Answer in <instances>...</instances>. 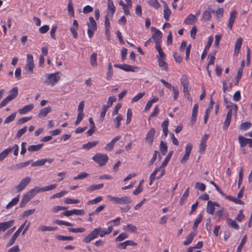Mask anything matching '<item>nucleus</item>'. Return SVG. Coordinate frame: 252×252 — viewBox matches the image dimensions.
Returning <instances> with one entry per match:
<instances>
[{"label": "nucleus", "instance_id": "nucleus-1", "mask_svg": "<svg viewBox=\"0 0 252 252\" xmlns=\"http://www.w3.org/2000/svg\"><path fill=\"white\" fill-rule=\"evenodd\" d=\"M112 231V225L109 226L107 228L98 227L94 229L87 236L82 240L84 243H89L92 240L97 238L98 236L103 237L106 235L109 234Z\"/></svg>", "mask_w": 252, "mask_h": 252}, {"label": "nucleus", "instance_id": "nucleus-2", "mask_svg": "<svg viewBox=\"0 0 252 252\" xmlns=\"http://www.w3.org/2000/svg\"><path fill=\"white\" fill-rule=\"evenodd\" d=\"M45 78L44 83L47 85L52 87L55 86L60 79L59 72L57 71L54 73H46L45 74Z\"/></svg>", "mask_w": 252, "mask_h": 252}, {"label": "nucleus", "instance_id": "nucleus-3", "mask_svg": "<svg viewBox=\"0 0 252 252\" xmlns=\"http://www.w3.org/2000/svg\"><path fill=\"white\" fill-rule=\"evenodd\" d=\"M87 25L88 26L87 33L88 36L91 38L97 29L96 23L93 17L89 18V22H87Z\"/></svg>", "mask_w": 252, "mask_h": 252}, {"label": "nucleus", "instance_id": "nucleus-4", "mask_svg": "<svg viewBox=\"0 0 252 252\" xmlns=\"http://www.w3.org/2000/svg\"><path fill=\"white\" fill-rule=\"evenodd\" d=\"M92 158L99 166L104 165L108 160V157L106 154L100 153L95 154Z\"/></svg>", "mask_w": 252, "mask_h": 252}, {"label": "nucleus", "instance_id": "nucleus-5", "mask_svg": "<svg viewBox=\"0 0 252 252\" xmlns=\"http://www.w3.org/2000/svg\"><path fill=\"white\" fill-rule=\"evenodd\" d=\"M114 66L126 71L137 72L139 70L137 66L130 65L128 64H114Z\"/></svg>", "mask_w": 252, "mask_h": 252}, {"label": "nucleus", "instance_id": "nucleus-6", "mask_svg": "<svg viewBox=\"0 0 252 252\" xmlns=\"http://www.w3.org/2000/svg\"><path fill=\"white\" fill-rule=\"evenodd\" d=\"M31 178L30 177H26L21 180L19 184L15 187L17 192H20L23 190L30 183Z\"/></svg>", "mask_w": 252, "mask_h": 252}, {"label": "nucleus", "instance_id": "nucleus-7", "mask_svg": "<svg viewBox=\"0 0 252 252\" xmlns=\"http://www.w3.org/2000/svg\"><path fill=\"white\" fill-rule=\"evenodd\" d=\"M191 47V44H189L187 46V43L185 41H183L181 44L179 50L181 53H183L185 50L186 61L189 59Z\"/></svg>", "mask_w": 252, "mask_h": 252}, {"label": "nucleus", "instance_id": "nucleus-8", "mask_svg": "<svg viewBox=\"0 0 252 252\" xmlns=\"http://www.w3.org/2000/svg\"><path fill=\"white\" fill-rule=\"evenodd\" d=\"M151 31L154 32L151 38L155 42H161L162 36V32L158 29L153 27H151Z\"/></svg>", "mask_w": 252, "mask_h": 252}, {"label": "nucleus", "instance_id": "nucleus-9", "mask_svg": "<svg viewBox=\"0 0 252 252\" xmlns=\"http://www.w3.org/2000/svg\"><path fill=\"white\" fill-rule=\"evenodd\" d=\"M23 228L24 225H21L18 228V229L16 231V232L12 235L11 239H10L8 243L6 245L7 247H9L14 244L16 239L19 235L20 232H21Z\"/></svg>", "mask_w": 252, "mask_h": 252}, {"label": "nucleus", "instance_id": "nucleus-10", "mask_svg": "<svg viewBox=\"0 0 252 252\" xmlns=\"http://www.w3.org/2000/svg\"><path fill=\"white\" fill-rule=\"evenodd\" d=\"M237 14V12L235 10H232L230 13L229 21L227 24V28L230 30L232 29V27L235 22Z\"/></svg>", "mask_w": 252, "mask_h": 252}, {"label": "nucleus", "instance_id": "nucleus-11", "mask_svg": "<svg viewBox=\"0 0 252 252\" xmlns=\"http://www.w3.org/2000/svg\"><path fill=\"white\" fill-rule=\"evenodd\" d=\"M220 207L219 204L215 202L208 201L207 202V207L206 211L208 213L213 215L215 210V207Z\"/></svg>", "mask_w": 252, "mask_h": 252}, {"label": "nucleus", "instance_id": "nucleus-12", "mask_svg": "<svg viewBox=\"0 0 252 252\" xmlns=\"http://www.w3.org/2000/svg\"><path fill=\"white\" fill-rule=\"evenodd\" d=\"M156 130L154 128H151L148 132L145 138L146 141L150 145L153 144Z\"/></svg>", "mask_w": 252, "mask_h": 252}, {"label": "nucleus", "instance_id": "nucleus-13", "mask_svg": "<svg viewBox=\"0 0 252 252\" xmlns=\"http://www.w3.org/2000/svg\"><path fill=\"white\" fill-rule=\"evenodd\" d=\"M116 11V8L112 0H107V13L111 17Z\"/></svg>", "mask_w": 252, "mask_h": 252}, {"label": "nucleus", "instance_id": "nucleus-14", "mask_svg": "<svg viewBox=\"0 0 252 252\" xmlns=\"http://www.w3.org/2000/svg\"><path fill=\"white\" fill-rule=\"evenodd\" d=\"M137 245V243L132 240H126L124 242L120 243L117 245V247L121 249H125L127 246H135Z\"/></svg>", "mask_w": 252, "mask_h": 252}, {"label": "nucleus", "instance_id": "nucleus-15", "mask_svg": "<svg viewBox=\"0 0 252 252\" xmlns=\"http://www.w3.org/2000/svg\"><path fill=\"white\" fill-rule=\"evenodd\" d=\"M226 108L228 109L227 115H229V116H232V115H234L235 116L237 115L238 106L236 104L234 103L230 105V106L226 107Z\"/></svg>", "mask_w": 252, "mask_h": 252}, {"label": "nucleus", "instance_id": "nucleus-16", "mask_svg": "<svg viewBox=\"0 0 252 252\" xmlns=\"http://www.w3.org/2000/svg\"><path fill=\"white\" fill-rule=\"evenodd\" d=\"M34 108L33 104H30L25 106L21 109H19L18 112L20 114H25L31 111Z\"/></svg>", "mask_w": 252, "mask_h": 252}, {"label": "nucleus", "instance_id": "nucleus-17", "mask_svg": "<svg viewBox=\"0 0 252 252\" xmlns=\"http://www.w3.org/2000/svg\"><path fill=\"white\" fill-rule=\"evenodd\" d=\"M130 198L127 196L119 197L118 204L127 205L131 203Z\"/></svg>", "mask_w": 252, "mask_h": 252}, {"label": "nucleus", "instance_id": "nucleus-18", "mask_svg": "<svg viewBox=\"0 0 252 252\" xmlns=\"http://www.w3.org/2000/svg\"><path fill=\"white\" fill-rule=\"evenodd\" d=\"M123 229L130 233H135L137 231V227L132 224H128L123 226Z\"/></svg>", "mask_w": 252, "mask_h": 252}, {"label": "nucleus", "instance_id": "nucleus-19", "mask_svg": "<svg viewBox=\"0 0 252 252\" xmlns=\"http://www.w3.org/2000/svg\"><path fill=\"white\" fill-rule=\"evenodd\" d=\"M196 234L194 232H191L186 237V240L184 241L183 244L185 246H187L190 244L193 241Z\"/></svg>", "mask_w": 252, "mask_h": 252}, {"label": "nucleus", "instance_id": "nucleus-20", "mask_svg": "<svg viewBox=\"0 0 252 252\" xmlns=\"http://www.w3.org/2000/svg\"><path fill=\"white\" fill-rule=\"evenodd\" d=\"M243 39L242 37H239L235 44L234 47V54L238 55L240 52L242 44Z\"/></svg>", "mask_w": 252, "mask_h": 252}, {"label": "nucleus", "instance_id": "nucleus-21", "mask_svg": "<svg viewBox=\"0 0 252 252\" xmlns=\"http://www.w3.org/2000/svg\"><path fill=\"white\" fill-rule=\"evenodd\" d=\"M226 222L228 226L229 227L232 228L235 230H238L239 228V226L238 224L236 223L235 220H233L230 218H227L226 219Z\"/></svg>", "mask_w": 252, "mask_h": 252}, {"label": "nucleus", "instance_id": "nucleus-22", "mask_svg": "<svg viewBox=\"0 0 252 252\" xmlns=\"http://www.w3.org/2000/svg\"><path fill=\"white\" fill-rule=\"evenodd\" d=\"M51 111V107L48 106L41 109L38 114V117L40 118L45 117Z\"/></svg>", "mask_w": 252, "mask_h": 252}, {"label": "nucleus", "instance_id": "nucleus-23", "mask_svg": "<svg viewBox=\"0 0 252 252\" xmlns=\"http://www.w3.org/2000/svg\"><path fill=\"white\" fill-rule=\"evenodd\" d=\"M196 20L195 16L190 14L185 19L184 23L186 25H192Z\"/></svg>", "mask_w": 252, "mask_h": 252}, {"label": "nucleus", "instance_id": "nucleus-24", "mask_svg": "<svg viewBox=\"0 0 252 252\" xmlns=\"http://www.w3.org/2000/svg\"><path fill=\"white\" fill-rule=\"evenodd\" d=\"M163 17L166 21L169 20V17L171 14V11L166 3L164 4Z\"/></svg>", "mask_w": 252, "mask_h": 252}, {"label": "nucleus", "instance_id": "nucleus-25", "mask_svg": "<svg viewBox=\"0 0 252 252\" xmlns=\"http://www.w3.org/2000/svg\"><path fill=\"white\" fill-rule=\"evenodd\" d=\"M57 228V227L48 226L44 225H40L38 226V230L42 232L52 231L56 230Z\"/></svg>", "mask_w": 252, "mask_h": 252}, {"label": "nucleus", "instance_id": "nucleus-26", "mask_svg": "<svg viewBox=\"0 0 252 252\" xmlns=\"http://www.w3.org/2000/svg\"><path fill=\"white\" fill-rule=\"evenodd\" d=\"M198 107L199 106L198 104H195L193 106L192 112V115L191 117V121L193 123H194L196 120Z\"/></svg>", "mask_w": 252, "mask_h": 252}, {"label": "nucleus", "instance_id": "nucleus-27", "mask_svg": "<svg viewBox=\"0 0 252 252\" xmlns=\"http://www.w3.org/2000/svg\"><path fill=\"white\" fill-rule=\"evenodd\" d=\"M249 139L250 138H245L241 135L239 136L238 137V142L240 144V147L243 148L246 146L248 143Z\"/></svg>", "mask_w": 252, "mask_h": 252}, {"label": "nucleus", "instance_id": "nucleus-28", "mask_svg": "<svg viewBox=\"0 0 252 252\" xmlns=\"http://www.w3.org/2000/svg\"><path fill=\"white\" fill-rule=\"evenodd\" d=\"M43 146V144H39L35 145H31L28 148V150L29 152L38 151L42 148Z\"/></svg>", "mask_w": 252, "mask_h": 252}, {"label": "nucleus", "instance_id": "nucleus-29", "mask_svg": "<svg viewBox=\"0 0 252 252\" xmlns=\"http://www.w3.org/2000/svg\"><path fill=\"white\" fill-rule=\"evenodd\" d=\"M19 201V195H17L12 199L6 206V209H9L16 205Z\"/></svg>", "mask_w": 252, "mask_h": 252}, {"label": "nucleus", "instance_id": "nucleus-30", "mask_svg": "<svg viewBox=\"0 0 252 252\" xmlns=\"http://www.w3.org/2000/svg\"><path fill=\"white\" fill-rule=\"evenodd\" d=\"M98 143V141L89 142L86 144H83L82 146V149L89 150L95 146Z\"/></svg>", "mask_w": 252, "mask_h": 252}, {"label": "nucleus", "instance_id": "nucleus-31", "mask_svg": "<svg viewBox=\"0 0 252 252\" xmlns=\"http://www.w3.org/2000/svg\"><path fill=\"white\" fill-rule=\"evenodd\" d=\"M18 89L16 87L13 88L9 92V94L7 96L11 100L14 99L18 95Z\"/></svg>", "mask_w": 252, "mask_h": 252}, {"label": "nucleus", "instance_id": "nucleus-32", "mask_svg": "<svg viewBox=\"0 0 252 252\" xmlns=\"http://www.w3.org/2000/svg\"><path fill=\"white\" fill-rule=\"evenodd\" d=\"M12 150L13 148H7L0 153V161L3 160Z\"/></svg>", "mask_w": 252, "mask_h": 252}, {"label": "nucleus", "instance_id": "nucleus-33", "mask_svg": "<svg viewBox=\"0 0 252 252\" xmlns=\"http://www.w3.org/2000/svg\"><path fill=\"white\" fill-rule=\"evenodd\" d=\"M211 18V12L208 10H205L203 13L201 20L203 21H208L210 20Z\"/></svg>", "mask_w": 252, "mask_h": 252}, {"label": "nucleus", "instance_id": "nucleus-34", "mask_svg": "<svg viewBox=\"0 0 252 252\" xmlns=\"http://www.w3.org/2000/svg\"><path fill=\"white\" fill-rule=\"evenodd\" d=\"M168 120H164L161 124V126L162 128L163 133L165 136H167L168 134Z\"/></svg>", "mask_w": 252, "mask_h": 252}, {"label": "nucleus", "instance_id": "nucleus-35", "mask_svg": "<svg viewBox=\"0 0 252 252\" xmlns=\"http://www.w3.org/2000/svg\"><path fill=\"white\" fill-rule=\"evenodd\" d=\"M31 161L32 160H28L24 162L17 163L13 166V169H19L24 167H26L27 165H28L31 162Z\"/></svg>", "mask_w": 252, "mask_h": 252}, {"label": "nucleus", "instance_id": "nucleus-36", "mask_svg": "<svg viewBox=\"0 0 252 252\" xmlns=\"http://www.w3.org/2000/svg\"><path fill=\"white\" fill-rule=\"evenodd\" d=\"M159 149L161 154L163 155H164L166 154L167 151V146L165 142L163 141H161L160 142L159 145Z\"/></svg>", "mask_w": 252, "mask_h": 252}, {"label": "nucleus", "instance_id": "nucleus-37", "mask_svg": "<svg viewBox=\"0 0 252 252\" xmlns=\"http://www.w3.org/2000/svg\"><path fill=\"white\" fill-rule=\"evenodd\" d=\"M173 154V151H170L169 152V153L168 154V155L166 157L164 161L161 164L160 167L163 168L164 166H165L167 165V164L169 160H170V159L171 158V157L172 156Z\"/></svg>", "mask_w": 252, "mask_h": 252}, {"label": "nucleus", "instance_id": "nucleus-38", "mask_svg": "<svg viewBox=\"0 0 252 252\" xmlns=\"http://www.w3.org/2000/svg\"><path fill=\"white\" fill-rule=\"evenodd\" d=\"M31 193L32 194L33 197L35 196L38 193L40 192H43V188H40L39 187H35L30 190Z\"/></svg>", "mask_w": 252, "mask_h": 252}, {"label": "nucleus", "instance_id": "nucleus-39", "mask_svg": "<svg viewBox=\"0 0 252 252\" xmlns=\"http://www.w3.org/2000/svg\"><path fill=\"white\" fill-rule=\"evenodd\" d=\"M183 53H178L175 52L173 54L174 58L175 59V61L177 63H180L182 62L183 58L182 56L183 55Z\"/></svg>", "mask_w": 252, "mask_h": 252}, {"label": "nucleus", "instance_id": "nucleus-40", "mask_svg": "<svg viewBox=\"0 0 252 252\" xmlns=\"http://www.w3.org/2000/svg\"><path fill=\"white\" fill-rule=\"evenodd\" d=\"M123 120V117L121 114H118L117 117L114 119V122L115 124V127L116 128L119 127L121 125V121Z\"/></svg>", "mask_w": 252, "mask_h": 252}, {"label": "nucleus", "instance_id": "nucleus-41", "mask_svg": "<svg viewBox=\"0 0 252 252\" xmlns=\"http://www.w3.org/2000/svg\"><path fill=\"white\" fill-rule=\"evenodd\" d=\"M202 219V215L201 214H199L197 215L195 221L194 222L193 225V229H196L198 226L199 223H200Z\"/></svg>", "mask_w": 252, "mask_h": 252}, {"label": "nucleus", "instance_id": "nucleus-42", "mask_svg": "<svg viewBox=\"0 0 252 252\" xmlns=\"http://www.w3.org/2000/svg\"><path fill=\"white\" fill-rule=\"evenodd\" d=\"M128 235L125 233L123 232L120 234L115 239V241L117 242L122 241L128 238Z\"/></svg>", "mask_w": 252, "mask_h": 252}, {"label": "nucleus", "instance_id": "nucleus-43", "mask_svg": "<svg viewBox=\"0 0 252 252\" xmlns=\"http://www.w3.org/2000/svg\"><path fill=\"white\" fill-rule=\"evenodd\" d=\"M33 197V196L32 194L30 191H29L26 194L23 195L22 199H23L26 202L28 203Z\"/></svg>", "mask_w": 252, "mask_h": 252}, {"label": "nucleus", "instance_id": "nucleus-44", "mask_svg": "<svg viewBox=\"0 0 252 252\" xmlns=\"http://www.w3.org/2000/svg\"><path fill=\"white\" fill-rule=\"evenodd\" d=\"M247 240V236L245 235L241 240V241L238 246L236 252H241L242 249Z\"/></svg>", "mask_w": 252, "mask_h": 252}, {"label": "nucleus", "instance_id": "nucleus-45", "mask_svg": "<svg viewBox=\"0 0 252 252\" xmlns=\"http://www.w3.org/2000/svg\"><path fill=\"white\" fill-rule=\"evenodd\" d=\"M67 10H68V14L70 16L72 17L74 16V9H73V4L72 3V2L70 1H69L68 3Z\"/></svg>", "mask_w": 252, "mask_h": 252}, {"label": "nucleus", "instance_id": "nucleus-46", "mask_svg": "<svg viewBox=\"0 0 252 252\" xmlns=\"http://www.w3.org/2000/svg\"><path fill=\"white\" fill-rule=\"evenodd\" d=\"M103 187V184H98V185H93L91 186L87 189V190L88 191H93L94 190H96V189H100L102 188Z\"/></svg>", "mask_w": 252, "mask_h": 252}, {"label": "nucleus", "instance_id": "nucleus-47", "mask_svg": "<svg viewBox=\"0 0 252 252\" xmlns=\"http://www.w3.org/2000/svg\"><path fill=\"white\" fill-rule=\"evenodd\" d=\"M120 220L121 218L120 217H117L116 219L114 220H112L107 223L108 224H112L111 225H112V227L113 226H118L120 224Z\"/></svg>", "mask_w": 252, "mask_h": 252}, {"label": "nucleus", "instance_id": "nucleus-48", "mask_svg": "<svg viewBox=\"0 0 252 252\" xmlns=\"http://www.w3.org/2000/svg\"><path fill=\"white\" fill-rule=\"evenodd\" d=\"M108 108H109L108 107V106H106L105 105L103 106L100 115V119L101 121H102L104 120L106 113L108 110Z\"/></svg>", "mask_w": 252, "mask_h": 252}, {"label": "nucleus", "instance_id": "nucleus-49", "mask_svg": "<svg viewBox=\"0 0 252 252\" xmlns=\"http://www.w3.org/2000/svg\"><path fill=\"white\" fill-rule=\"evenodd\" d=\"M226 198L238 204H243L244 203L243 202L242 200H240L239 198H234L232 196H226Z\"/></svg>", "mask_w": 252, "mask_h": 252}, {"label": "nucleus", "instance_id": "nucleus-50", "mask_svg": "<svg viewBox=\"0 0 252 252\" xmlns=\"http://www.w3.org/2000/svg\"><path fill=\"white\" fill-rule=\"evenodd\" d=\"M67 193V191H62L60 192L54 194L51 197V199H54L55 198H61Z\"/></svg>", "mask_w": 252, "mask_h": 252}, {"label": "nucleus", "instance_id": "nucleus-51", "mask_svg": "<svg viewBox=\"0 0 252 252\" xmlns=\"http://www.w3.org/2000/svg\"><path fill=\"white\" fill-rule=\"evenodd\" d=\"M56 239L61 241H72L74 239L72 236H65L62 235H58L56 236Z\"/></svg>", "mask_w": 252, "mask_h": 252}, {"label": "nucleus", "instance_id": "nucleus-52", "mask_svg": "<svg viewBox=\"0 0 252 252\" xmlns=\"http://www.w3.org/2000/svg\"><path fill=\"white\" fill-rule=\"evenodd\" d=\"M16 113L14 112V113H12L10 115H9L7 117H6L4 120V123L8 124V123H10V122H12L14 120V119L16 117Z\"/></svg>", "mask_w": 252, "mask_h": 252}, {"label": "nucleus", "instance_id": "nucleus-53", "mask_svg": "<svg viewBox=\"0 0 252 252\" xmlns=\"http://www.w3.org/2000/svg\"><path fill=\"white\" fill-rule=\"evenodd\" d=\"M45 164V160L44 159L38 160L32 163V166L33 167L39 166L44 165Z\"/></svg>", "mask_w": 252, "mask_h": 252}, {"label": "nucleus", "instance_id": "nucleus-54", "mask_svg": "<svg viewBox=\"0 0 252 252\" xmlns=\"http://www.w3.org/2000/svg\"><path fill=\"white\" fill-rule=\"evenodd\" d=\"M89 176V174L86 172H82L78 175L77 176L73 177V180H82Z\"/></svg>", "mask_w": 252, "mask_h": 252}, {"label": "nucleus", "instance_id": "nucleus-55", "mask_svg": "<svg viewBox=\"0 0 252 252\" xmlns=\"http://www.w3.org/2000/svg\"><path fill=\"white\" fill-rule=\"evenodd\" d=\"M195 188L200 191H203L205 190L206 186L203 183L197 182L195 185Z\"/></svg>", "mask_w": 252, "mask_h": 252}, {"label": "nucleus", "instance_id": "nucleus-56", "mask_svg": "<svg viewBox=\"0 0 252 252\" xmlns=\"http://www.w3.org/2000/svg\"><path fill=\"white\" fill-rule=\"evenodd\" d=\"M132 112L130 109H128L126 113V124L127 125L129 124L132 119Z\"/></svg>", "mask_w": 252, "mask_h": 252}, {"label": "nucleus", "instance_id": "nucleus-57", "mask_svg": "<svg viewBox=\"0 0 252 252\" xmlns=\"http://www.w3.org/2000/svg\"><path fill=\"white\" fill-rule=\"evenodd\" d=\"M148 2L151 6L155 8L156 9H158L160 6L158 0H150L148 1Z\"/></svg>", "mask_w": 252, "mask_h": 252}, {"label": "nucleus", "instance_id": "nucleus-58", "mask_svg": "<svg viewBox=\"0 0 252 252\" xmlns=\"http://www.w3.org/2000/svg\"><path fill=\"white\" fill-rule=\"evenodd\" d=\"M68 230L70 232L73 233H82L85 232L86 231V229L85 228L83 227H78L76 228H69Z\"/></svg>", "mask_w": 252, "mask_h": 252}, {"label": "nucleus", "instance_id": "nucleus-59", "mask_svg": "<svg viewBox=\"0 0 252 252\" xmlns=\"http://www.w3.org/2000/svg\"><path fill=\"white\" fill-rule=\"evenodd\" d=\"M145 92L140 93L136 95H135L134 97L132 98L131 102L133 103L138 101L145 95Z\"/></svg>", "mask_w": 252, "mask_h": 252}, {"label": "nucleus", "instance_id": "nucleus-60", "mask_svg": "<svg viewBox=\"0 0 252 252\" xmlns=\"http://www.w3.org/2000/svg\"><path fill=\"white\" fill-rule=\"evenodd\" d=\"M34 64H27L25 66V69L26 72L31 74L33 72V68Z\"/></svg>", "mask_w": 252, "mask_h": 252}, {"label": "nucleus", "instance_id": "nucleus-61", "mask_svg": "<svg viewBox=\"0 0 252 252\" xmlns=\"http://www.w3.org/2000/svg\"><path fill=\"white\" fill-rule=\"evenodd\" d=\"M27 128L26 126H24L21 129H19L16 133V137L17 138H19L20 137L22 136V135H23L27 131Z\"/></svg>", "mask_w": 252, "mask_h": 252}, {"label": "nucleus", "instance_id": "nucleus-62", "mask_svg": "<svg viewBox=\"0 0 252 252\" xmlns=\"http://www.w3.org/2000/svg\"><path fill=\"white\" fill-rule=\"evenodd\" d=\"M102 200V197L100 196H97L94 199L89 200L88 202V204H95L98 202H100Z\"/></svg>", "mask_w": 252, "mask_h": 252}, {"label": "nucleus", "instance_id": "nucleus-63", "mask_svg": "<svg viewBox=\"0 0 252 252\" xmlns=\"http://www.w3.org/2000/svg\"><path fill=\"white\" fill-rule=\"evenodd\" d=\"M67 208V207L65 206H57L52 208V211L53 213H55L61 210H66Z\"/></svg>", "mask_w": 252, "mask_h": 252}, {"label": "nucleus", "instance_id": "nucleus-64", "mask_svg": "<svg viewBox=\"0 0 252 252\" xmlns=\"http://www.w3.org/2000/svg\"><path fill=\"white\" fill-rule=\"evenodd\" d=\"M64 203L67 204H77L80 202L78 199H73L70 198H65L64 200Z\"/></svg>", "mask_w": 252, "mask_h": 252}]
</instances>
